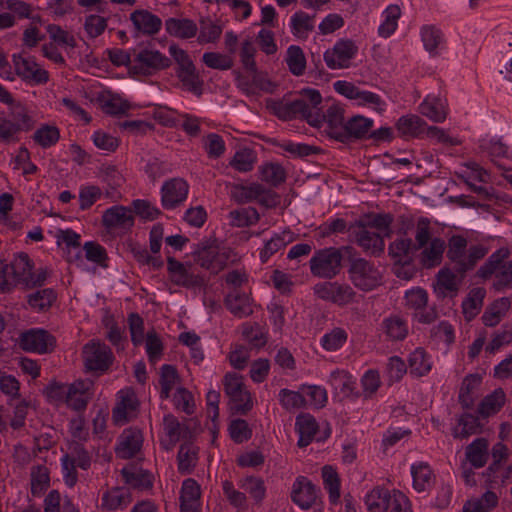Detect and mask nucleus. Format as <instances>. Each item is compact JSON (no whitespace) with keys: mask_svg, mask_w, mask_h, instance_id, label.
Instances as JSON below:
<instances>
[{"mask_svg":"<svg viewBox=\"0 0 512 512\" xmlns=\"http://www.w3.org/2000/svg\"><path fill=\"white\" fill-rule=\"evenodd\" d=\"M466 458L476 468L483 467L488 458V441L477 438L466 448Z\"/></svg>","mask_w":512,"mask_h":512,"instance_id":"nucleus-29","label":"nucleus"},{"mask_svg":"<svg viewBox=\"0 0 512 512\" xmlns=\"http://www.w3.org/2000/svg\"><path fill=\"white\" fill-rule=\"evenodd\" d=\"M467 248V240L461 235H453L448 241L446 257L453 264V269L459 274V265L462 264Z\"/></svg>","mask_w":512,"mask_h":512,"instance_id":"nucleus-30","label":"nucleus"},{"mask_svg":"<svg viewBox=\"0 0 512 512\" xmlns=\"http://www.w3.org/2000/svg\"><path fill=\"white\" fill-rule=\"evenodd\" d=\"M182 85L193 94L200 96L203 93V80L200 78L195 65L191 68L176 71Z\"/></svg>","mask_w":512,"mask_h":512,"instance_id":"nucleus-37","label":"nucleus"},{"mask_svg":"<svg viewBox=\"0 0 512 512\" xmlns=\"http://www.w3.org/2000/svg\"><path fill=\"white\" fill-rule=\"evenodd\" d=\"M459 275L453 268L444 266L441 268L436 276L435 291L441 296L446 297V292L457 293L459 284L463 278L457 279Z\"/></svg>","mask_w":512,"mask_h":512,"instance_id":"nucleus-23","label":"nucleus"},{"mask_svg":"<svg viewBox=\"0 0 512 512\" xmlns=\"http://www.w3.org/2000/svg\"><path fill=\"white\" fill-rule=\"evenodd\" d=\"M413 486L417 491H424L432 480V471L427 464L412 466Z\"/></svg>","mask_w":512,"mask_h":512,"instance_id":"nucleus-55","label":"nucleus"},{"mask_svg":"<svg viewBox=\"0 0 512 512\" xmlns=\"http://www.w3.org/2000/svg\"><path fill=\"white\" fill-rule=\"evenodd\" d=\"M392 222L393 217L390 214H368L355 221L353 227L375 228L379 231L378 233L385 232L384 235L389 236L388 230Z\"/></svg>","mask_w":512,"mask_h":512,"instance_id":"nucleus-26","label":"nucleus"},{"mask_svg":"<svg viewBox=\"0 0 512 512\" xmlns=\"http://www.w3.org/2000/svg\"><path fill=\"white\" fill-rule=\"evenodd\" d=\"M261 177L263 181L271 186L277 187L285 181L286 173L280 164L270 163L262 167Z\"/></svg>","mask_w":512,"mask_h":512,"instance_id":"nucleus-52","label":"nucleus"},{"mask_svg":"<svg viewBox=\"0 0 512 512\" xmlns=\"http://www.w3.org/2000/svg\"><path fill=\"white\" fill-rule=\"evenodd\" d=\"M131 108L130 103L127 100L122 99L120 96L112 95L103 104V109L107 114L110 115H124Z\"/></svg>","mask_w":512,"mask_h":512,"instance_id":"nucleus-63","label":"nucleus"},{"mask_svg":"<svg viewBox=\"0 0 512 512\" xmlns=\"http://www.w3.org/2000/svg\"><path fill=\"white\" fill-rule=\"evenodd\" d=\"M188 189L189 186L183 179L173 178L166 181L161 190L163 207L167 209L177 207L186 199Z\"/></svg>","mask_w":512,"mask_h":512,"instance_id":"nucleus-14","label":"nucleus"},{"mask_svg":"<svg viewBox=\"0 0 512 512\" xmlns=\"http://www.w3.org/2000/svg\"><path fill=\"white\" fill-rule=\"evenodd\" d=\"M229 432L231 438L236 443H242L248 440L252 436V431L248 426V423L244 419H235L229 425Z\"/></svg>","mask_w":512,"mask_h":512,"instance_id":"nucleus-62","label":"nucleus"},{"mask_svg":"<svg viewBox=\"0 0 512 512\" xmlns=\"http://www.w3.org/2000/svg\"><path fill=\"white\" fill-rule=\"evenodd\" d=\"M385 21L379 26L378 33L381 37H389L397 28V21L401 16V9L398 5L387 7Z\"/></svg>","mask_w":512,"mask_h":512,"instance_id":"nucleus-49","label":"nucleus"},{"mask_svg":"<svg viewBox=\"0 0 512 512\" xmlns=\"http://www.w3.org/2000/svg\"><path fill=\"white\" fill-rule=\"evenodd\" d=\"M396 129L401 137L417 138L425 132L426 123L418 115L409 114L398 119Z\"/></svg>","mask_w":512,"mask_h":512,"instance_id":"nucleus-22","label":"nucleus"},{"mask_svg":"<svg viewBox=\"0 0 512 512\" xmlns=\"http://www.w3.org/2000/svg\"><path fill=\"white\" fill-rule=\"evenodd\" d=\"M231 225L235 227H247L257 223L260 219L258 211L253 207L233 210L229 213Z\"/></svg>","mask_w":512,"mask_h":512,"instance_id":"nucleus-42","label":"nucleus"},{"mask_svg":"<svg viewBox=\"0 0 512 512\" xmlns=\"http://www.w3.org/2000/svg\"><path fill=\"white\" fill-rule=\"evenodd\" d=\"M142 442V434L139 430H125L120 436L116 453L120 458L130 459L140 451Z\"/></svg>","mask_w":512,"mask_h":512,"instance_id":"nucleus-19","label":"nucleus"},{"mask_svg":"<svg viewBox=\"0 0 512 512\" xmlns=\"http://www.w3.org/2000/svg\"><path fill=\"white\" fill-rule=\"evenodd\" d=\"M419 112L434 122H443L446 119V111L438 97L429 96L420 104Z\"/></svg>","mask_w":512,"mask_h":512,"instance_id":"nucleus-33","label":"nucleus"},{"mask_svg":"<svg viewBox=\"0 0 512 512\" xmlns=\"http://www.w3.org/2000/svg\"><path fill=\"white\" fill-rule=\"evenodd\" d=\"M194 260L203 268L217 274L222 271L228 261V254L220 252L216 238H209L197 245L193 252Z\"/></svg>","mask_w":512,"mask_h":512,"instance_id":"nucleus-2","label":"nucleus"},{"mask_svg":"<svg viewBox=\"0 0 512 512\" xmlns=\"http://www.w3.org/2000/svg\"><path fill=\"white\" fill-rule=\"evenodd\" d=\"M102 196V191L98 186L90 185L81 188L79 192L80 209H89Z\"/></svg>","mask_w":512,"mask_h":512,"instance_id":"nucleus-64","label":"nucleus"},{"mask_svg":"<svg viewBox=\"0 0 512 512\" xmlns=\"http://www.w3.org/2000/svg\"><path fill=\"white\" fill-rule=\"evenodd\" d=\"M128 324L131 333V341L135 346L141 345L144 341V321L138 313H130Z\"/></svg>","mask_w":512,"mask_h":512,"instance_id":"nucleus-61","label":"nucleus"},{"mask_svg":"<svg viewBox=\"0 0 512 512\" xmlns=\"http://www.w3.org/2000/svg\"><path fill=\"white\" fill-rule=\"evenodd\" d=\"M365 502L370 512H384L390 507V493L376 487L366 496Z\"/></svg>","mask_w":512,"mask_h":512,"instance_id":"nucleus-35","label":"nucleus"},{"mask_svg":"<svg viewBox=\"0 0 512 512\" xmlns=\"http://www.w3.org/2000/svg\"><path fill=\"white\" fill-rule=\"evenodd\" d=\"M348 231L364 251L370 252L374 256H379L384 251L385 243L380 233L371 232L362 227L354 228L353 223L348 227Z\"/></svg>","mask_w":512,"mask_h":512,"instance_id":"nucleus-12","label":"nucleus"},{"mask_svg":"<svg viewBox=\"0 0 512 512\" xmlns=\"http://www.w3.org/2000/svg\"><path fill=\"white\" fill-rule=\"evenodd\" d=\"M263 192V185L253 183L249 186L234 185L231 190V197L238 203H247L255 200Z\"/></svg>","mask_w":512,"mask_h":512,"instance_id":"nucleus-45","label":"nucleus"},{"mask_svg":"<svg viewBox=\"0 0 512 512\" xmlns=\"http://www.w3.org/2000/svg\"><path fill=\"white\" fill-rule=\"evenodd\" d=\"M291 498L296 505L307 510L316 503V487L306 477L299 476L293 484Z\"/></svg>","mask_w":512,"mask_h":512,"instance_id":"nucleus-15","label":"nucleus"},{"mask_svg":"<svg viewBox=\"0 0 512 512\" xmlns=\"http://www.w3.org/2000/svg\"><path fill=\"white\" fill-rule=\"evenodd\" d=\"M486 291L477 287L470 290L467 298L462 303V310L467 321H471L480 311Z\"/></svg>","mask_w":512,"mask_h":512,"instance_id":"nucleus-31","label":"nucleus"},{"mask_svg":"<svg viewBox=\"0 0 512 512\" xmlns=\"http://www.w3.org/2000/svg\"><path fill=\"white\" fill-rule=\"evenodd\" d=\"M12 279L15 284H23L28 280L33 269V263L28 254L20 253L10 264Z\"/></svg>","mask_w":512,"mask_h":512,"instance_id":"nucleus-28","label":"nucleus"},{"mask_svg":"<svg viewBox=\"0 0 512 512\" xmlns=\"http://www.w3.org/2000/svg\"><path fill=\"white\" fill-rule=\"evenodd\" d=\"M426 353L423 349H416L409 357V366L412 374L423 376L431 369L430 363L425 359Z\"/></svg>","mask_w":512,"mask_h":512,"instance_id":"nucleus-57","label":"nucleus"},{"mask_svg":"<svg viewBox=\"0 0 512 512\" xmlns=\"http://www.w3.org/2000/svg\"><path fill=\"white\" fill-rule=\"evenodd\" d=\"M480 383L481 376L478 374H469L464 378L459 392V402L463 408L469 409L473 407L474 398L471 393Z\"/></svg>","mask_w":512,"mask_h":512,"instance_id":"nucleus-38","label":"nucleus"},{"mask_svg":"<svg viewBox=\"0 0 512 512\" xmlns=\"http://www.w3.org/2000/svg\"><path fill=\"white\" fill-rule=\"evenodd\" d=\"M13 62L16 74L24 81L44 84L49 80L48 72L40 68L34 60L23 58L20 55H14Z\"/></svg>","mask_w":512,"mask_h":512,"instance_id":"nucleus-11","label":"nucleus"},{"mask_svg":"<svg viewBox=\"0 0 512 512\" xmlns=\"http://www.w3.org/2000/svg\"><path fill=\"white\" fill-rule=\"evenodd\" d=\"M358 52V47L351 39H341L336 42L332 49L324 53V61L331 69L348 68L350 60Z\"/></svg>","mask_w":512,"mask_h":512,"instance_id":"nucleus-8","label":"nucleus"},{"mask_svg":"<svg viewBox=\"0 0 512 512\" xmlns=\"http://www.w3.org/2000/svg\"><path fill=\"white\" fill-rule=\"evenodd\" d=\"M49 485V472L47 467L38 465L31 470V492L40 495Z\"/></svg>","mask_w":512,"mask_h":512,"instance_id":"nucleus-51","label":"nucleus"},{"mask_svg":"<svg viewBox=\"0 0 512 512\" xmlns=\"http://www.w3.org/2000/svg\"><path fill=\"white\" fill-rule=\"evenodd\" d=\"M55 343V337L44 329H31L23 332L19 341L23 350L40 354L52 351Z\"/></svg>","mask_w":512,"mask_h":512,"instance_id":"nucleus-9","label":"nucleus"},{"mask_svg":"<svg viewBox=\"0 0 512 512\" xmlns=\"http://www.w3.org/2000/svg\"><path fill=\"white\" fill-rule=\"evenodd\" d=\"M146 352L151 363H156L163 354V343L154 329L147 332Z\"/></svg>","mask_w":512,"mask_h":512,"instance_id":"nucleus-58","label":"nucleus"},{"mask_svg":"<svg viewBox=\"0 0 512 512\" xmlns=\"http://www.w3.org/2000/svg\"><path fill=\"white\" fill-rule=\"evenodd\" d=\"M314 291L319 298L329 300L338 305L348 304L356 296V292L351 286L337 282H326L316 285Z\"/></svg>","mask_w":512,"mask_h":512,"instance_id":"nucleus-10","label":"nucleus"},{"mask_svg":"<svg viewBox=\"0 0 512 512\" xmlns=\"http://www.w3.org/2000/svg\"><path fill=\"white\" fill-rule=\"evenodd\" d=\"M202 60L207 67L212 69L228 70L233 66L232 57L217 52L204 53Z\"/></svg>","mask_w":512,"mask_h":512,"instance_id":"nucleus-56","label":"nucleus"},{"mask_svg":"<svg viewBox=\"0 0 512 512\" xmlns=\"http://www.w3.org/2000/svg\"><path fill=\"white\" fill-rule=\"evenodd\" d=\"M342 254L337 248H326L316 252L310 260L313 275L322 278H333L340 270Z\"/></svg>","mask_w":512,"mask_h":512,"instance_id":"nucleus-7","label":"nucleus"},{"mask_svg":"<svg viewBox=\"0 0 512 512\" xmlns=\"http://www.w3.org/2000/svg\"><path fill=\"white\" fill-rule=\"evenodd\" d=\"M165 29L169 35L181 39L192 38L198 31L197 24L188 18H169L165 21Z\"/></svg>","mask_w":512,"mask_h":512,"instance_id":"nucleus-24","label":"nucleus"},{"mask_svg":"<svg viewBox=\"0 0 512 512\" xmlns=\"http://www.w3.org/2000/svg\"><path fill=\"white\" fill-rule=\"evenodd\" d=\"M242 488L248 492L257 503H260L265 497L266 489L264 481L261 478L253 476L246 477L243 481Z\"/></svg>","mask_w":512,"mask_h":512,"instance_id":"nucleus-59","label":"nucleus"},{"mask_svg":"<svg viewBox=\"0 0 512 512\" xmlns=\"http://www.w3.org/2000/svg\"><path fill=\"white\" fill-rule=\"evenodd\" d=\"M225 304L230 312L238 317L248 316L253 312L250 299L245 294L238 292L229 294L225 299Z\"/></svg>","mask_w":512,"mask_h":512,"instance_id":"nucleus-36","label":"nucleus"},{"mask_svg":"<svg viewBox=\"0 0 512 512\" xmlns=\"http://www.w3.org/2000/svg\"><path fill=\"white\" fill-rule=\"evenodd\" d=\"M179 380L177 369L173 365L165 364L160 369V397L168 399L176 381Z\"/></svg>","mask_w":512,"mask_h":512,"instance_id":"nucleus-44","label":"nucleus"},{"mask_svg":"<svg viewBox=\"0 0 512 512\" xmlns=\"http://www.w3.org/2000/svg\"><path fill=\"white\" fill-rule=\"evenodd\" d=\"M55 300L56 294L54 290L50 288L38 290L35 293L28 295L29 305L37 311L48 310Z\"/></svg>","mask_w":512,"mask_h":512,"instance_id":"nucleus-43","label":"nucleus"},{"mask_svg":"<svg viewBox=\"0 0 512 512\" xmlns=\"http://www.w3.org/2000/svg\"><path fill=\"white\" fill-rule=\"evenodd\" d=\"M293 241V234L290 231H283L281 234L275 235L264 246L261 251V260L266 262L268 258L283 249L287 244Z\"/></svg>","mask_w":512,"mask_h":512,"instance_id":"nucleus-41","label":"nucleus"},{"mask_svg":"<svg viewBox=\"0 0 512 512\" xmlns=\"http://www.w3.org/2000/svg\"><path fill=\"white\" fill-rule=\"evenodd\" d=\"M167 270L170 274V280L178 286L194 288L201 287L204 284L202 277L190 273L183 263L173 257L167 258Z\"/></svg>","mask_w":512,"mask_h":512,"instance_id":"nucleus-13","label":"nucleus"},{"mask_svg":"<svg viewBox=\"0 0 512 512\" xmlns=\"http://www.w3.org/2000/svg\"><path fill=\"white\" fill-rule=\"evenodd\" d=\"M373 126V120L361 115L349 119L344 126V131L338 134V141L347 142L350 138L362 139Z\"/></svg>","mask_w":512,"mask_h":512,"instance_id":"nucleus-18","label":"nucleus"},{"mask_svg":"<svg viewBox=\"0 0 512 512\" xmlns=\"http://www.w3.org/2000/svg\"><path fill=\"white\" fill-rule=\"evenodd\" d=\"M199 25L200 32L197 40L200 44L214 43L220 38L222 27L210 18H201Z\"/></svg>","mask_w":512,"mask_h":512,"instance_id":"nucleus-39","label":"nucleus"},{"mask_svg":"<svg viewBox=\"0 0 512 512\" xmlns=\"http://www.w3.org/2000/svg\"><path fill=\"white\" fill-rule=\"evenodd\" d=\"M137 32H141L145 35H154L161 29V19L149 12L148 10H135L130 15Z\"/></svg>","mask_w":512,"mask_h":512,"instance_id":"nucleus-20","label":"nucleus"},{"mask_svg":"<svg viewBox=\"0 0 512 512\" xmlns=\"http://www.w3.org/2000/svg\"><path fill=\"white\" fill-rule=\"evenodd\" d=\"M506 401V395L502 388L495 389L491 394L485 396L478 406V414L487 418L500 411Z\"/></svg>","mask_w":512,"mask_h":512,"instance_id":"nucleus-25","label":"nucleus"},{"mask_svg":"<svg viewBox=\"0 0 512 512\" xmlns=\"http://www.w3.org/2000/svg\"><path fill=\"white\" fill-rule=\"evenodd\" d=\"M458 424L462 426V430L460 433L455 431V437L467 438L470 435L478 434L482 431V424L479 422L478 417L470 413L461 415Z\"/></svg>","mask_w":512,"mask_h":512,"instance_id":"nucleus-50","label":"nucleus"},{"mask_svg":"<svg viewBox=\"0 0 512 512\" xmlns=\"http://www.w3.org/2000/svg\"><path fill=\"white\" fill-rule=\"evenodd\" d=\"M59 138V129L56 126L47 124L38 128L33 135L34 141L43 148H48L55 145Z\"/></svg>","mask_w":512,"mask_h":512,"instance_id":"nucleus-47","label":"nucleus"},{"mask_svg":"<svg viewBox=\"0 0 512 512\" xmlns=\"http://www.w3.org/2000/svg\"><path fill=\"white\" fill-rule=\"evenodd\" d=\"M252 74L251 79L240 73H237L236 81L237 87L241 89L246 95H255L258 90L265 92H272L274 85L266 78L265 74L259 72L257 68L255 71H250Z\"/></svg>","mask_w":512,"mask_h":512,"instance_id":"nucleus-16","label":"nucleus"},{"mask_svg":"<svg viewBox=\"0 0 512 512\" xmlns=\"http://www.w3.org/2000/svg\"><path fill=\"white\" fill-rule=\"evenodd\" d=\"M301 98L291 102L275 101L272 103V112L281 120L288 121L300 116L311 126H318L323 117H320L319 105L322 96L316 89H302L299 92Z\"/></svg>","mask_w":512,"mask_h":512,"instance_id":"nucleus-1","label":"nucleus"},{"mask_svg":"<svg viewBox=\"0 0 512 512\" xmlns=\"http://www.w3.org/2000/svg\"><path fill=\"white\" fill-rule=\"evenodd\" d=\"M286 63L292 74L296 76L302 75L306 68L303 50L299 46H290L287 50Z\"/></svg>","mask_w":512,"mask_h":512,"instance_id":"nucleus-46","label":"nucleus"},{"mask_svg":"<svg viewBox=\"0 0 512 512\" xmlns=\"http://www.w3.org/2000/svg\"><path fill=\"white\" fill-rule=\"evenodd\" d=\"M102 224L108 229H129L134 224V217L130 209L124 206H114L104 212Z\"/></svg>","mask_w":512,"mask_h":512,"instance_id":"nucleus-17","label":"nucleus"},{"mask_svg":"<svg viewBox=\"0 0 512 512\" xmlns=\"http://www.w3.org/2000/svg\"><path fill=\"white\" fill-rule=\"evenodd\" d=\"M135 64L129 66L130 76H148L153 71H159L170 67L171 60L158 50L143 48L134 57Z\"/></svg>","mask_w":512,"mask_h":512,"instance_id":"nucleus-3","label":"nucleus"},{"mask_svg":"<svg viewBox=\"0 0 512 512\" xmlns=\"http://www.w3.org/2000/svg\"><path fill=\"white\" fill-rule=\"evenodd\" d=\"M488 253V249L481 245H471L468 249L467 256L464 257L462 264L459 265V276L464 278L466 273L473 270L477 262L485 257Z\"/></svg>","mask_w":512,"mask_h":512,"instance_id":"nucleus-40","label":"nucleus"},{"mask_svg":"<svg viewBox=\"0 0 512 512\" xmlns=\"http://www.w3.org/2000/svg\"><path fill=\"white\" fill-rule=\"evenodd\" d=\"M243 337L254 348H262L267 343V335L262 330L259 324L249 325L245 324L242 331Z\"/></svg>","mask_w":512,"mask_h":512,"instance_id":"nucleus-54","label":"nucleus"},{"mask_svg":"<svg viewBox=\"0 0 512 512\" xmlns=\"http://www.w3.org/2000/svg\"><path fill=\"white\" fill-rule=\"evenodd\" d=\"M296 426L300 436L298 446H308L318 429L316 420L309 414H301L296 419Z\"/></svg>","mask_w":512,"mask_h":512,"instance_id":"nucleus-27","label":"nucleus"},{"mask_svg":"<svg viewBox=\"0 0 512 512\" xmlns=\"http://www.w3.org/2000/svg\"><path fill=\"white\" fill-rule=\"evenodd\" d=\"M125 483L134 489L144 490L150 489L153 486V475L147 470H140L138 472L130 471L127 468L121 470Z\"/></svg>","mask_w":512,"mask_h":512,"instance_id":"nucleus-32","label":"nucleus"},{"mask_svg":"<svg viewBox=\"0 0 512 512\" xmlns=\"http://www.w3.org/2000/svg\"><path fill=\"white\" fill-rule=\"evenodd\" d=\"M198 449L192 445V443L181 444L177 460L178 470L181 473H190L191 470L196 466Z\"/></svg>","mask_w":512,"mask_h":512,"instance_id":"nucleus-34","label":"nucleus"},{"mask_svg":"<svg viewBox=\"0 0 512 512\" xmlns=\"http://www.w3.org/2000/svg\"><path fill=\"white\" fill-rule=\"evenodd\" d=\"M349 273L355 287L363 291H371L382 283L379 270L365 259L353 260Z\"/></svg>","mask_w":512,"mask_h":512,"instance_id":"nucleus-6","label":"nucleus"},{"mask_svg":"<svg viewBox=\"0 0 512 512\" xmlns=\"http://www.w3.org/2000/svg\"><path fill=\"white\" fill-rule=\"evenodd\" d=\"M83 361L87 371L103 373L113 363L114 356L111 349L99 341H91L83 347Z\"/></svg>","mask_w":512,"mask_h":512,"instance_id":"nucleus-4","label":"nucleus"},{"mask_svg":"<svg viewBox=\"0 0 512 512\" xmlns=\"http://www.w3.org/2000/svg\"><path fill=\"white\" fill-rule=\"evenodd\" d=\"M387 335L393 340H403L407 335L406 323L399 317H391L384 321Z\"/></svg>","mask_w":512,"mask_h":512,"instance_id":"nucleus-60","label":"nucleus"},{"mask_svg":"<svg viewBox=\"0 0 512 512\" xmlns=\"http://www.w3.org/2000/svg\"><path fill=\"white\" fill-rule=\"evenodd\" d=\"M320 117H323V120L317 126L318 128L322 126L324 122L328 125L327 133L331 138L338 140V134L344 131V109L339 105L333 104L331 105L326 112H322L320 110Z\"/></svg>","mask_w":512,"mask_h":512,"instance_id":"nucleus-21","label":"nucleus"},{"mask_svg":"<svg viewBox=\"0 0 512 512\" xmlns=\"http://www.w3.org/2000/svg\"><path fill=\"white\" fill-rule=\"evenodd\" d=\"M225 393L234 402L232 409L236 413L246 415L253 407L251 394L245 389L242 376L237 373H227L223 381Z\"/></svg>","mask_w":512,"mask_h":512,"instance_id":"nucleus-5","label":"nucleus"},{"mask_svg":"<svg viewBox=\"0 0 512 512\" xmlns=\"http://www.w3.org/2000/svg\"><path fill=\"white\" fill-rule=\"evenodd\" d=\"M445 250V242L440 238H434L430 246L422 252L423 262L428 267L440 263L442 254Z\"/></svg>","mask_w":512,"mask_h":512,"instance_id":"nucleus-53","label":"nucleus"},{"mask_svg":"<svg viewBox=\"0 0 512 512\" xmlns=\"http://www.w3.org/2000/svg\"><path fill=\"white\" fill-rule=\"evenodd\" d=\"M322 477L331 502L336 503L340 498V479L337 472L331 466L325 465L322 468Z\"/></svg>","mask_w":512,"mask_h":512,"instance_id":"nucleus-48","label":"nucleus"}]
</instances>
